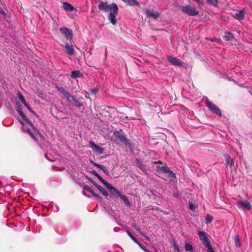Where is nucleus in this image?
I'll list each match as a JSON object with an SVG mask.
<instances>
[{
  "label": "nucleus",
  "instance_id": "obj_50",
  "mask_svg": "<svg viewBox=\"0 0 252 252\" xmlns=\"http://www.w3.org/2000/svg\"><path fill=\"white\" fill-rule=\"evenodd\" d=\"M0 13L2 14H4V13H5L3 10H1L0 11Z\"/></svg>",
  "mask_w": 252,
  "mask_h": 252
},
{
  "label": "nucleus",
  "instance_id": "obj_48",
  "mask_svg": "<svg viewBox=\"0 0 252 252\" xmlns=\"http://www.w3.org/2000/svg\"><path fill=\"white\" fill-rule=\"evenodd\" d=\"M142 249L145 252H150V251L148 250L145 249L144 248H143V249Z\"/></svg>",
  "mask_w": 252,
  "mask_h": 252
},
{
  "label": "nucleus",
  "instance_id": "obj_45",
  "mask_svg": "<svg viewBox=\"0 0 252 252\" xmlns=\"http://www.w3.org/2000/svg\"><path fill=\"white\" fill-rule=\"evenodd\" d=\"M173 196H174V197H175L178 198V196H179V194H178V192H174V193H173Z\"/></svg>",
  "mask_w": 252,
  "mask_h": 252
},
{
  "label": "nucleus",
  "instance_id": "obj_4",
  "mask_svg": "<svg viewBox=\"0 0 252 252\" xmlns=\"http://www.w3.org/2000/svg\"><path fill=\"white\" fill-rule=\"evenodd\" d=\"M205 102L206 106L211 112L218 115L219 116H221V111L216 104L210 101L208 98L205 101Z\"/></svg>",
  "mask_w": 252,
  "mask_h": 252
},
{
  "label": "nucleus",
  "instance_id": "obj_30",
  "mask_svg": "<svg viewBox=\"0 0 252 252\" xmlns=\"http://www.w3.org/2000/svg\"><path fill=\"white\" fill-rule=\"evenodd\" d=\"M206 248H207V252H215V251L214 250L213 248H212L210 243H208L207 244H206L204 245Z\"/></svg>",
  "mask_w": 252,
  "mask_h": 252
},
{
  "label": "nucleus",
  "instance_id": "obj_34",
  "mask_svg": "<svg viewBox=\"0 0 252 252\" xmlns=\"http://www.w3.org/2000/svg\"><path fill=\"white\" fill-rule=\"evenodd\" d=\"M126 233L128 235V236L135 243H137V239L132 235V234L128 231H126Z\"/></svg>",
  "mask_w": 252,
  "mask_h": 252
},
{
  "label": "nucleus",
  "instance_id": "obj_5",
  "mask_svg": "<svg viewBox=\"0 0 252 252\" xmlns=\"http://www.w3.org/2000/svg\"><path fill=\"white\" fill-rule=\"evenodd\" d=\"M114 136L118 140L125 144V145H130V143L125 136L124 132L120 129V130L115 131L114 132Z\"/></svg>",
  "mask_w": 252,
  "mask_h": 252
},
{
  "label": "nucleus",
  "instance_id": "obj_52",
  "mask_svg": "<svg viewBox=\"0 0 252 252\" xmlns=\"http://www.w3.org/2000/svg\"><path fill=\"white\" fill-rule=\"evenodd\" d=\"M27 107V108H28L30 111H32V110L31 109L30 107L28 105V107Z\"/></svg>",
  "mask_w": 252,
  "mask_h": 252
},
{
  "label": "nucleus",
  "instance_id": "obj_22",
  "mask_svg": "<svg viewBox=\"0 0 252 252\" xmlns=\"http://www.w3.org/2000/svg\"><path fill=\"white\" fill-rule=\"evenodd\" d=\"M119 197L124 201V202L126 206H130V202L128 201L127 197L126 195H123L122 193H121L119 194Z\"/></svg>",
  "mask_w": 252,
  "mask_h": 252
},
{
  "label": "nucleus",
  "instance_id": "obj_18",
  "mask_svg": "<svg viewBox=\"0 0 252 252\" xmlns=\"http://www.w3.org/2000/svg\"><path fill=\"white\" fill-rule=\"evenodd\" d=\"M225 161L231 169L232 167H234V159L231 158L230 157L228 156H225Z\"/></svg>",
  "mask_w": 252,
  "mask_h": 252
},
{
  "label": "nucleus",
  "instance_id": "obj_20",
  "mask_svg": "<svg viewBox=\"0 0 252 252\" xmlns=\"http://www.w3.org/2000/svg\"><path fill=\"white\" fill-rule=\"evenodd\" d=\"M57 90L60 92L64 95V96L67 99V98L70 95V93L66 91L62 87H57Z\"/></svg>",
  "mask_w": 252,
  "mask_h": 252
},
{
  "label": "nucleus",
  "instance_id": "obj_13",
  "mask_svg": "<svg viewBox=\"0 0 252 252\" xmlns=\"http://www.w3.org/2000/svg\"><path fill=\"white\" fill-rule=\"evenodd\" d=\"M145 13L148 17H152L155 19H156L159 17V14L158 13L154 12L153 11H151L150 9L146 10Z\"/></svg>",
  "mask_w": 252,
  "mask_h": 252
},
{
  "label": "nucleus",
  "instance_id": "obj_31",
  "mask_svg": "<svg viewBox=\"0 0 252 252\" xmlns=\"http://www.w3.org/2000/svg\"><path fill=\"white\" fill-rule=\"evenodd\" d=\"M16 110L17 111L19 114L22 117V118H26V115L22 111L21 108L20 106H19L17 108Z\"/></svg>",
  "mask_w": 252,
  "mask_h": 252
},
{
  "label": "nucleus",
  "instance_id": "obj_23",
  "mask_svg": "<svg viewBox=\"0 0 252 252\" xmlns=\"http://www.w3.org/2000/svg\"><path fill=\"white\" fill-rule=\"evenodd\" d=\"M130 6L138 5L139 3L136 0H122Z\"/></svg>",
  "mask_w": 252,
  "mask_h": 252
},
{
  "label": "nucleus",
  "instance_id": "obj_39",
  "mask_svg": "<svg viewBox=\"0 0 252 252\" xmlns=\"http://www.w3.org/2000/svg\"><path fill=\"white\" fill-rule=\"evenodd\" d=\"M98 89L96 88L92 89L90 90V92L92 94H95L96 93H98Z\"/></svg>",
  "mask_w": 252,
  "mask_h": 252
},
{
  "label": "nucleus",
  "instance_id": "obj_16",
  "mask_svg": "<svg viewBox=\"0 0 252 252\" xmlns=\"http://www.w3.org/2000/svg\"><path fill=\"white\" fill-rule=\"evenodd\" d=\"M136 163L137 167L142 171L145 172L147 171L145 166L143 164L142 160L139 158L136 159Z\"/></svg>",
  "mask_w": 252,
  "mask_h": 252
},
{
  "label": "nucleus",
  "instance_id": "obj_26",
  "mask_svg": "<svg viewBox=\"0 0 252 252\" xmlns=\"http://www.w3.org/2000/svg\"><path fill=\"white\" fill-rule=\"evenodd\" d=\"M96 188L99 190V191L102 193V194L105 196H107L108 195V193L107 191L104 189L101 186L99 185H97Z\"/></svg>",
  "mask_w": 252,
  "mask_h": 252
},
{
  "label": "nucleus",
  "instance_id": "obj_11",
  "mask_svg": "<svg viewBox=\"0 0 252 252\" xmlns=\"http://www.w3.org/2000/svg\"><path fill=\"white\" fill-rule=\"evenodd\" d=\"M237 204L245 210H250L252 208L250 203L247 200L237 201Z\"/></svg>",
  "mask_w": 252,
  "mask_h": 252
},
{
  "label": "nucleus",
  "instance_id": "obj_53",
  "mask_svg": "<svg viewBox=\"0 0 252 252\" xmlns=\"http://www.w3.org/2000/svg\"><path fill=\"white\" fill-rule=\"evenodd\" d=\"M19 122H20L22 125H23V124H24L23 122L22 121H21L20 120H19Z\"/></svg>",
  "mask_w": 252,
  "mask_h": 252
},
{
  "label": "nucleus",
  "instance_id": "obj_43",
  "mask_svg": "<svg viewBox=\"0 0 252 252\" xmlns=\"http://www.w3.org/2000/svg\"><path fill=\"white\" fill-rule=\"evenodd\" d=\"M91 173L92 174H93V175H94V176H98V174L96 173V172L95 171H94V170H93L91 171Z\"/></svg>",
  "mask_w": 252,
  "mask_h": 252
},
{
  "label": "nucleus",
  "instance_id": "obj_7",
  "mask_svg": "<svg viewBox=\"0 0 252 252\" xmlns=\"http://www.w3.org/2000/svg\"><path fill=\"white\" fill-rule=\"evenodd\" d=\"M197 234L203 246L210 243L209 241V235L206 232L198 231Z\"/></svg>",
  "mask_w": 252,
  "mask_h": 252
},
{
  "label": "nucleus",
  "instance_id": "obj_36",
  "mask_svg": "<svg viewBox=\"0 0 252 252\" xmlns=\"http://www.w3.org/2000/svg\"><path fill=\"white\" fill-rule=\"evenodd\" d=\"M23 119L25 121V122L28 124H29V125H30L31 126H32V128H33V127H35L33 124H32V123L27 118V117L26 116V118H23Z\"/></svg>",
  "mask_w": 252,
  "mask_h": 252
},
{
  "label": "nucleus",
  "instance_id": "obj_14",
  "mask_svg": "<svg viewBox=\"0 0 252 252\" xmlns=\"http://www.w3.org/2000/svg\"><path fill=\"white\" fill-rule=\"evenodd\" d=\"M65 52L69 55H72L74 53V50L72 45H70L69 43H66L65 45Z\"/></svg>",
  "mask_w": 252,
  "mask_h": 252
},
{
  "label": "nucleus",
  "instance_id": "obj_10",
  "mask_svg": "<svg viewBox=\"0 0 252 252\" xmlns=\"http://www.w3.org/2000/svg\"><path fill=\"white\" fill-rule=\"evenodd\" d=\"M90 147L93 151L96 152L99 155L102 154L104 152V149L96 145L94 142L90 141L89 142Z\"/></svg>",
  "mask_w": 252,
  "mask_h": 252
},
{
  "label": "nucleus",
  "instance_id": "obj_35",
  "mask_svg": "<svg viewBox=\"0 0 252 252\" xmlns=\"http://www.w3.org/2000/svg\"><path fill=\"white\" fill-rule=\"evenodd\" d=\"M134 228H135V229L137 231H138L140 233V234H141V235L145 236V237L146 238V239H147V240H149V238H148V237H147V236H145V235L144 234V233H143L142 231H141V230H140V228H139V226H137V225H135V226H134Z\"/></svg>",
  "mask_w": 252,
  "mask_h": 252
},
{
  "label": "nucleus",
  "instance_id": "obj_40",
  "mask_svg": "<svg viewBox=\"0 0 252 252\" xmlns=\"http://www.w3.org/2000/svg\"><path fill=\"white\" fill-rule=\"evenodd\" d=\"M91 182L96 188L97 185H98L94 181L90 178H88Z\"/></svg>",
  "mask_w": 252,
  "mask_h": 252
},
{
  "label": "nucleus",
  "instance_id": "obj_25",
  "mask_svg": "<svg viewBox=\"0 0 252 252\" xmlns=\"http://www.w3.org/2000/svg\"><path fill=\"white\" fill-rule=\"evenodd\" d=\"M107 188L111 190L110 192L112 194L116 193L119 196V194L121 193L118 189L113 187L111 184L110 187H109V188Z\"/></svg>",
  "mask_w": 252,
  "mask_h": 252
},
{
  "label": "nucleus",
  "instance_id": "obj_42",
  "mask_svg": "<svg viewBox=\"0 0 252 252\" xmlns=\"http://www.w3.org/2000/svg\"><path fill=\"white\" fill-rule=\"evenodd\" d=\"M153 163L154 164H162L163 162L160 161V160H158V161H154L153 162Z\"/></svg>",
  "mask_w": 252,
  "mask_h": 252
},
{
  "label": "nucleus",
  "instance_id": "obj_49",
  "mask_svg": "<svg viewBox=\"0 0 252 252\" xmlns=\"http://www.w3.org/2000/svg\"><path fill=\"white\" fill-rule=\"evenodd\" d=\"M212 217H211V218H208V221L209 222H211V221H212Z\"/></svg>",
  "mask_w": 252,
  "mask_h": 252
},
{
  "label": "nucleus",
  "instance_id": "obj_19",
  "mask_svg": "<svg viewBox=\"0 0 252 252\" xmlns=\"http://www.w3.org/2000/svg\"><path fill=\"white\" fill-rule=\"evenodd\" d=\"M83 74L80 70H74L71 72L70 76L72 78H77L78 77H82Z\"/></svg>",
  "mask_w": 252,
  "mask_h": 252
},
{
  "label": "nucleus",
  "instance_id": "obj_9",
  "mask_svg": "<svg viewBox=\"0 0 252 252\" xmlns=\"http://www.w3.org/2000/svg\"><path fill=\"white\" fill-rule=\"evenodd\" d=\"M167 61L172 65L177 66H183V63L181 62L179 59L172 56H168L167 57Z\"/></svg>",
  "mask_w": 252,
  "mask_h": 252
},
{
  "label": "nucleus",
  "instance_id": "obj_12",
  "mask_svg": "<svg viewBox=\"0 0 252 252\" xmlns=\"http://www.w3.org/2000/svg\"><path fill=\"white\" fill-rule=\"evenodd\" d=\"M91 163L94 166L100 168L106 175H109V172L108 169L103 165L98 164L92 160H91Z\"/></svg>",
  "mask_w": 252,
  "mask_h": 252
},
{
  "label": "nucleus",
  "instance_id": "obj_51",
  "mask_svg": "<svg viewBox=\"0 0 252 252\" xmlns=\"http://www.w3.org/2000/svg\"><path fill=\"white\" fill-rule=\"evenodd\" d=\"M234 242L235 245H236V237H234Z\"/></svg>",
  "mask_w": 252,
  "mask_h": 252
},
{
  "label": "nucleus",
  "instance_id": "obj_15",
  "mask_svg": "<svg viewBox=\"0 0 252 252\" xmlns=\"http://www.w3.org/2000/svg\"><path fill=\"white\" fill-rule=\"evenodd\" d=\"M223 39L227 41H229V43L231 45H232V41L235 40L234 36L230 32L226 33L223 37Z\"/></svg>",
  "mask_w": 252,
  "mask_h": 252
},
{
  "label": "nucleus",
  "instance_id": "obj_33",
  "mask_svg": "<svg viewBox=\"0 0 252 252\" xmlns=\"http://www.w3.org/2000/svg\"><path fill=\"white\" fill-rule=\"evenodd\" d=\"M207 2L213 6H217L218 3V0H207Z\"/></svg>",
  "mask_w": 252,
  "mask_h": 252
},
{
  "label": "nucleus",
  "instance_id": "obj_37",
  "mask_svg": "<svg viewBox=\"0 0 252 252\" xmlns=\"http://www.w3.org/2000/svg\"><path fill=\"white\" fill-rule=\"evenodd\" d=\"M189 207L191 210L193 211L195 209V208H196V206L195 205L192 204L191 202H189Z\"/></svg>",
  "mask_w": 252,
  "mask_h": 252
},
{
  "label": "nucleus",
  "instance_id": "obj_46",
  "mask_svg": "<svg viewBox=\"0 0 252 252\" xmlns=\"http://www.w3.org/2000/svg\"><path fill=\"white\" fill-rule=\"evenodd\" d=\"M141 249H143L142 245L137 241V243H136Z\"/></svg>",
  "mask_w": 252,
  "mask_h": 252
},
{
  "label": "nucleus",
  "instance_id": "obj_44",
  "mask_svg": "<svg viewBox=\"0 0 252 252\" xmlns=\"http://www.w3.org/2000/svg\"><path fill=\"white\" fill-rule=\"evenodd\" d=\"M241 245L239 239L237 238V247H240Z\"/></svg>",
  "mask_w": 252,
  "mask_h": 252
},
{
  "label": "nucleus",
  "instance_id": "obj_6",
  "mask_svg": "<svg viewBox=\"0 0 252 252\" xmlns=\"http://www.w3.org/2000/svg\"><path fill=\"white\" fill-rule=\"evenodd\" d=\"M156 170L157 172H159V171L162 172L164 174H168L167 177L170 178H176V175L171 170H170L169 168L166 165L160 166H157L156 167Z\"/></svg>",
  "mask_w": 252,
  "mask_h": 252
},
{
  "label": "nucleus",
  "instance_id": "obj_38",
  "mask_svg": "<svg viewBox=\"0 0 252 252\" xmlns=\"http://www.w3.org/2000/svg\"><path fill=\"white\" fill-rule=\"evenodd\" d=\"M38 96L41 98L42 99H45L46 98V95L42 92L38 93Z\"/></svg>",
  "mask_w": 252,
  "mask_h": 252
},
{
  "label": "nucleus",
  "instance_id": "obj_8",
  "mask_svg": "<svg viewBox=\"0 0 252 252\" xmlns=\"http://www.w3.org/2000/svg\"><path fill=\"white\" fill-rule=\"evenodd\" d=\"M60 31L62 34L64 35L66 39H71L72 38L73 33L71 29L63 27L60 29Z\"/></svg>",
  "mask_w": 252,
  "mask_h": 252
},
{
  "label": "nucleus",
  "instance_id": "obj_1",
  "mask_svg": "<svg viewBox=\"0 0 252 252\" xmlns=\"http://www.w3.org/2000/svg\"><path fill=\"white\" fill-rule=\"evenodd\" d=\"M99 3L98 8L100 11L104 12H109L108 20L113 25H115L117 23L116 17L118 14L119 8L117 4L113 2L109 4L107 1L104 2L102 0H97Z\"/></svg>",
  "mask_w": 252,
  "mask_h": 252
},
{
  "label": "nucleus",
  "instance_id": "obj_28",
  "mask_svg": "<svg viewBox=\"0 0 252 252\" xmlns=\"http://www.w3.org/2000/svg\"><path fill=\"white\" fill-rule=\"evenodd\" d=\"M18 97L19 98V99L21 101V102L24 104V105L26 106V107H28V104L27 103V102H26V100L24 97V96L22 95V94L21 93H19L18 94Z\"/></svg>",
  "mask_w": 252,
  "mask_h": 252
},
{
  "label": "nucleus",
  "instance_id": "obj_29",
  "mask_svg": "<svg viewBox=\"0 0 252 252\" xmlns=\"http://www.w3.org/2000/svg\"><path fill=\"white\" fill-rule=\"evenodd\" d=\"M185 250L187 251H192L193 250V247L190 243H186L185 245Z\"/></svg>",
  "mask_w": 252,
  "mask_h": 252
},
{
  "label": "nucleus",
  "instance_id": "obj_2",
  "mask_svg": "<svg viewBox=\"0 0 252 252\" xmlns=\"http://www.w3.org/2000/svg\"><path fill=\"white\" fill-rule=\"evenodd\" d=\"M79 99H83V97H79V99H76L71 94L67 98V100L69 103L72 105L77 108H80L82 106L86 105V103L84 102H81Z\"/></svg>",
  "mask_w": 252,
  "mask_h": 252
},
{
  "label": "nucleus",
  "instance_id": "obj_17",
  "mask_svg": "<svg viewBox=\"0 0 252 252\" xmlns=\"http://www.w3.org/2000/svg\"><path fill=\"white\" fill-rule=\"evenodd\" d=\"M84 190H86L92 193V194L94 196L98 198H101V197L98 195L97 194L95 193L92 188L90 187L88 185H85L83 187Z\"/></svg>",
  "mask_w": 252,
  "mask_h": 252
},
{
  "label": "nucleus",
  "instance_id": "obj_27",
  "mask_svg": "<svg viewBox=\"0 0 252 252\" xmlns=\"http://www.w3.org/2000/svg\"><path fill=\"white\" fill-rule=\"evenodd\" d=\"M97 177L107 188H109V187H110V184L105 181L99 175H98Z\"/></svg>",
  "mask_w": 252,
  "mask_h": 252
},
{
  "label": "nucleus",
  "instance_id": "obj_3",
  "mask_svg": "<svg viewBox=\"0 0 252 252\" xmlns=\"http://www.w3.org/2000/svg\"><path fill=\"white\" fill-rule=\"evenodd\" d=\"M181 8L184 13L189 16H196L199 13L198 11L196 8L189 5L181 6Z\"/></svg>",
  "mask_w": 252,
  "mask_h": 252
},
{
  "label": "nucleus",
  "instance_id": "obj_32",
  "mask_svg": "<svg viewBox=\"0 0 252 252\" xmlns=\"http://www.w3.org/2000/svg\"><path fill=\"white\" fill-rule=\"evenodd\" d=\"M27 133L31 136V137L35 141H37V138L34 136L32 132L31 131V130L29 128L27 129L26 130Z\"/></svg>",
  "mask_w": 252,
  "mask_h": 252
},
{
  "label": "nucleus",
  "instance_id": "obj_47",
  "mask_svg": "<svg viewBox=\"0 0 252 252\" xmlns=\"http://www.w3.org/2000/svg\"><path fill=\"white\" fill-rule=\"evenodd\" d=\"M39 136L40 138H41V139L43 140L44 139V137L41 133V135H39Z\"/></svg>",
  "mask_w": 252,
  "mask_h": 252
},
{
  "label": "nucleus",
  "instance_id": "obj_41",
  "mask_svg": "<svg viewBox=\"0 0 252 252\" xmlns=\"http://www.w3.org/2000/svg\"><path fill=\"white\" fill-rule=\"evenodd\" d=\"M33 129L37 133V134H38V135H41V132L37 128H36L35 127H33Z\"/></svg>",
  "mask_w": 252,
  "mask_h": 252
},
{
  "label": "nucleus",
  "instance_id": "obj_21",
  "mask_svg": "<svg viewBox=\"0 0 252 252\" xmlns=\"http://www.w3.org/2000/svg\"><path fill=\"white\" fill-rule=\"evenodd\" d=\"M63 8L64 9L69 11H72L74 10V7L67 2H63Z\"/></svg>",
  "mask_w": 252,
  "mask_h": 252
},
{
  "label": "nucleus",
  "instance_id": "obj_24",
  "mask_svg": "<svg viewBox=\"0 0 252 252\" xmlns=\"http://www.w3.org/2000/svg\"><path fill=\"white\" fill-rule=\"evenodd\" d=\"M245 14V9H243L237 13V20H240L244 18Z\"/></svg>",
  "mask_w": 252,
  "mask_h": 252
}]
</instances>
